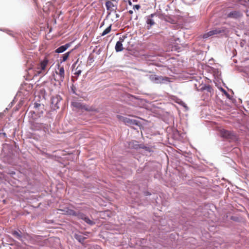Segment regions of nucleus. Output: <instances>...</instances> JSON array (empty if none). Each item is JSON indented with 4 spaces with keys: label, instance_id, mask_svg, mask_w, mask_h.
I'll use <instances>...</instances> for the list:
<instances>
[{
    "label": "nucleus",
    "instance_id": "20",
    "mask_svg": "<svg viewBox=\"0 0 249 249\" xmlns=\"http://www.w3.org/2000/svg\"><path fill=\"white\" fill-rule=\"evenodd\" d=\"M12 234L18 239H20L21 238V235L17 231H13L12 232Z\"/></svg>",
    "mask_w": 249,
    "mask_h": 249
},
{
    "label": "nucleus",
    "instance_id": "24",
    "mask_svg": "<svg viewBox=\"0 0 249 249\" xmlns=\"http://www.w3.org/2000/svg\"><path fill=\"white\" fill-rule=\"evenodd\" d=\"M41 62H44V63H46V62H49V60L47 59H45L44 60H43Z\"/></svg>",
    "mask_w": 249,
    "mask_h": 249
},
{
    "label": "nucleus",
    "instance_id": "26",
    "mask_svg": "<svg viewBox=\"0 0 249 249\" xmlns=\"http://www.w3.org/2000/svg\"><path fill=\"white\" fill-rule=\"evenodd\" d=\"M137 146L135 147V148H138V146H139V145H137Z\"/></svg>",
    "mask_w": 249,
    "mask_h": 249
},
{
    "label": "nucleus",
    "instance_id": "25",
    "mask_svg": "<svg viewBox=\"0 0 249 249\" xmlns=\"http://www.w3.org/2000/svg\"><path fill=\"white\" fill-rule=\"evenodd\" d=\"M129 14H132L133 13V11L132 10H130L129 11Z\"/></svg>",
    "mask_w": 249,
    "mask_h": 249
},
{
    "label": "nucleus",
    "instance_id": "8",
    "mask_svg": "<svg viewBox=\"0 0 249 249\" xmlns=\"http://www.w3.org/2000/svg\"><path fill=\"white\" fill-rule=\"evenodd\" d=\"M31 128L33 130H40L47 129L45 124L42 123H33L32 124Z\"/></svg>",
    "mask_w": 249,
    "mask_h": 249
},
{
    "label": "nucleus",
    "instance_id": "23",
    "mask_svg": "<svg viewBox=\"0 0 249 249\" xmlns=\"http://www.w3.org/2000/svg\"><path fill=\"white\" fill-rule=\"evenodd\" d=\"M141 8V6L139 4H136V5H135L133 7V9H137V10H139L140 9V8Z\"/></svg>",
    "mask_w": 249,
    "mask_h": 249
},
{
    "label": "nucleus",
    "instance_id": "11",
    "mask_svg": "<svg viewBox=\"0 0 249 249\" xmlns=\"http://www.w3.org/2000/svg\"><path fill=\"white\" fill-rule=\"evenodd\" d=\"M156 15V13L152 14L149 15L147 19L146 23L148 24L147 27V29H150L152 25L155 24L154 20L152 19Z\"/></svg>",
    "mask_w": 249,
    "mask_h": 249
},
{
    "label": "nucleus",
    "instance_id": "1",
    "mask_svg": "<svg viewBox=\"0 0 249 249\" xmlns=\"http://www.w3.org/2000/svg\"><path fill=\"white\" fill-rule=\"evenodd\" d=\"M117 118L122 121L124 124L127 125H139V122L136 120L131 119L130 118L125 117L121 115H117Z\"/></svg>",
    "mask_w": 249,
    "mask_h": 249
},
{
    "label": "nucleus",
    "instance_id": "9",
    "mask_svg": "<svg viewBox=\"0 0 249 249\" xmlns=\"http://www.w3.org/2000/svg\"><path fill=\"white\" fill-rule=\"evenodd\" d=\"M150 78L151 80L154 81L156 83H162L164 80L168 81L169 79V78L168 77L157 76L156 75H151L150 77Z\"/></svg>",
    "mask_w": 249,
    "mask_h": 249
},
{
    "label": "nucleus",
    "instance_id": "16",
    "mask_svg": "<svg viewBox=\"0 0 249 249\" xmlns=\"http://www.w3.org/2000/svg\"><path fill=\"white\" fill-rule=\"evenodd\" d=\"M106 6L107 10H114V9L113 8V7H114V4H113V3L112 2H111L109 0H107L106 2Z\"/></svg>",
    "mask_w": 249,
    "mask_h": 249
},
{
    "label": "nucleus",
    "instance_id": "7",
    "mask_svg": "<svg viewBox=\"0 0 249 249\" xmlns=\"http://www.w3.org/2000/svg\"><path fill=\"white\" fill-rule=\"evenodd\" d=\"M77 63H74L72 65V71L74 72V74L77 75H79L82 71H83V68L84 65L87 66V65H85L84 63H79L76 66Z\"/></svg>",
    "mask_w": 249,
    "mask_h": 249
},
{
    "label": "nucleus",
    "instance_id": "5",
    "mask_svg": "<svg viewBox=\"0 0 249 249\" xmlns=\"http://www.w3.org/2000/svg\"><path fill=\"white\" fill-rule=\"evenodd\" d=\"M73 105L81 109H84L85 110L88 111H95L97 112L98 110L97 109L95 108L94 107H89L88 106H87L86 105L83 104L81 103L78 102H75L73 103Z\"/></svg>",
    "mask_w": 249,
    "mask_h": 249
},
{
    "label": "nucleus",
    "instance_id": "3",
    "mask_svg": "<svg viewBox=\"0 0 249 249\" xmlns=\"http://www.w3.org/2000/svg\"><path fill=\"white\" fill-rule=\"evenodd\" d=\"M220 135L222 137L228 139L234 140L236 139V135L233 131H229L224 129L220 130Z\"/></svg>",
    "mask_w": 249,
    "mask_h": 249
},
{
    "label": "nucleus",
    "instance_id": "21",
    "mask_svg": "<svg viewBox=\"0 0 249 249\" xmlns=\"http://www.w3.org/2000/svg\"><path fill=\"white\" fill-rule=\"evenodd\" d=\"M72 51V50L71 51L68 52L67 53H66L63 55L62 61L64 62L67 60L68 57L70 55V53Z\"/></svg>",
    "mask_w": 249,
    "mask_h": 249
},
{
    "label": "nucleus",
    "instance_id": "4",
    "mask_svg": "<svg viewBox=\"0 0 249 249\" xmlns=\"http://www.w3.org/2000/svg\"><path fill=\"white\" fill-rule=\"evenodd\" d=\"M47 63H34V69L37 74H44L46 72V65Z\"/></svg>",
    "mask_w": 249,
    "mask_h": 249
},
{
    "label": "nucleus",
    "instance_id": "15",
    "mask_svg": "<svg viewBox=\"0 0 249 249\" xmlns=\"http://www.w3.org/2000/svg\"><path fill=\"white\" fill-rule=\"evenodd\" d=\"M225 28L222 27L221 28H215L214 29L212 30V31H213V35H218L221 33H223L225 32Z\"/></svg>",
    "mask_w": 249,
    "mask_h": 249
},
{
    "label": "nucleus",
    "instance_id": "13",
    "mask_svg": "<svg viewBox=\"0 0 249 249\" xmlns=\"http://www.w3.org/2000/svg\"><path fill=\"white\" fill-rule=\"evenodd\" d=\"M72 43V42H71L67 43L64 45L61 46L55 51V52L56 53H61L64 52L71 46Z\"/></svg>",
    "mask_w": 249,
    "mask_h": 249
},
{
    "label": "nucleus",
    "instance_id": "6",
    "mask_svg": "<svg viewBox=\"0 0 249 249\" xmlns=\"http://www.w3.org/2000/svg\"><path fill=\"white\" fill-rule=\"evenodd\" d=\"M75 216H76L78 219H81L84 220L85 222L90 225H93L95 224L94 221L90 220L88 217H87L84 213L81 212H77Z\"/></svg>",
    "mask_w": 249,
    "mask_h": 249
},
{
    "label": "nucleus",
    "instance_id": "22",
    "mask_svg": "<svg viewBox=\"0 0 249 249\" xmlns=\"http://www.w3.org/2000/svg\"><path fill=\"white\" fill-rule=\"evenodd\" d=\"M75 238L77 240H78L80 242H84L85 238L81 235H75Z\"/></svg>",
    "mask_w": 249,
    "mask_h": 249
},
{
    "label": "nucleus",
    "instance_id": "2",
    "mask_svg": "<svg viewBox=\"0 0 249 249\" xmlns=\"http://www.w3.org/2000/svg\"><path fill=\"white\" fill-rule=\"evenodd\" d=\"M55 72L56 75L58 76L57 77L58 80L62 81L64 79L65 71L63 66H61L60 63H57L55 69Z\"/></svg>",
    "mask_w": 249,
    "mask_h": 249
},
{
    "label": "nucleus",
    "instance_id": "18",
    "mask_svg": "<svg viewBox=\"0 0 249 249\" xmlns=\"http://www.w3.org/2000/svg\"><path fill=\"white\" fill-rule=\"evenodd\" d=\"M111 30V25H110L102 33V36H104L108 34Z\"/></svg>",
    "mask_w": 249,
    "mask_h": 249
},
{
    "label": "nucleus",
    "instance_id": "10",
    "mask_svg": "<svg viewBox=\"0 0 249 249\" xmlns=\"http://www.w3.org/2000/svg\"><path fill=\"white\" fill-rule=\"evenodd\" d=\"M61 98L58 95H56L55 96L51 98V104L52 105V107L54 108H59V103L60 102Z\"/></svg>",
    "mask_w": 249,
    "mask_h": 249
},
{
    "label": "nucleus",
    "instance_id": "27",
    "mask_svg": "<svg viewBox=\"0 0 249 249\" xmlns=\"http://www.w3.org/2000/svg\"><path fill=\"white\" fill-rule=\"evenodd\" d=\"M140 148H144L143 147H142V146H139Z\"/></svg>",
    "mask_w": 249,
    "mask_h": 249
},
{
    "label": "nucleus",
    "instance_id": "19",
    "mask_svg": "<svg viewBox=\"0 0 249 249\" xmlns=\"http://www.w3.org/2000/svg\"><path fill=\"white\" fill-rule=\"evenodd\" d=\"M213 31H212V30L204 34L203 35V37L204 38H208V37H210V36H213Z\"/></svg>",
    "mask_w": 249,
    "mask_h": 249
},
{
    "label": "nucleus",
    "instance_id": "12",
    "mask_svg": "<svg viewBox=\"0 0 249 249\" xmlns=\"http://www.w3.org/2000/svg\"><path fill=\"white\" fill-rule=\"evenodd\" d=\"M124 39L120 37L119 38V40L116 42L115 49L117 52H121L123 50L124 48L122 43L124 42Z\"/></svg>",
    "mask_w": 249,
    "mask_h": 249
},
{
    "label": "nucleus",
    "instance_id": "17",
    "mask_svg": "<svg viewBox=\"0 0 249 249\" xmlns=\"http://www.w3.org/2000/svg\"><path fill=\"white\" fill-rule=\"evenodd\" d=\"M76 213L77 212H75L74 210H71V209H68L66 211V213L67 214L69 215L75 216L76 214Z\"/></svg>",
    "mask_w": 249,
    "mask_h": 249
},
{
    "label": "nucleus",
    "instance_id": "14",
    "mask_svg": "<svg viewBox=\"0 0 249 249\" xmlns=\"http://www.w3.org/2000/svg\"><path fill=\"white\" fill-rule=\"evenodd\" d=\"M242 16L240 12L237 11H233L230 12L228 15L227 17L229 18H240Z\"/></svg>",
    "mask_w": 249,
    "mask_h": 249
}]
</instances>
